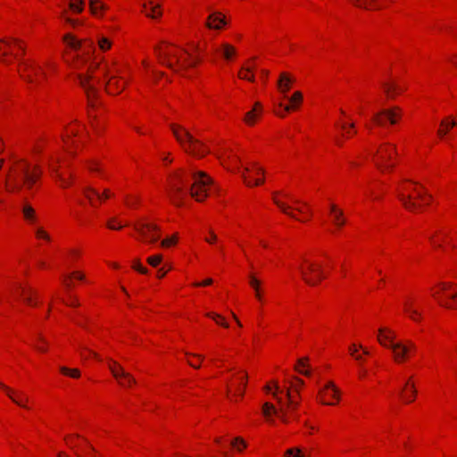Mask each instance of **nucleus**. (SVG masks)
Instances as JSON below:
<instances>
[{
  "label": "nucleus",
  "mask_w": 457,
  "mask_h": 457,
  "mask_svg": "<svg viewBox=\"0 0 457 457\" xmlns=\"http://www.w3.org/2000/svg\"><path fill=\"white\" fill-rule=\"evenodd\" d=\"M216 240H217L216 235L214 234L213 231L210 230V237H206L205 241L210 243V244H212V243H213Z\"/></svg>",
  "instance_id": "680f3d73"
},
{
  "label": "nucleus",
  "mask_w": 457,
  "mask_h": 457,
  "mask_svg": "<svg viewBox=\"0 0 457 457\" xmlns=\"http://www.w3.org/2000/svg\"><path fill=\"white\" fill-rule=\"evenodd\" d=\"M206 315L208 317L212 318V320H214L218 324H220L225 328L228 327V324L223 320V318L220 314L210 312V313H207Z\"/></svg>",
  "instance_id": "603ef678"
},
{
  "label": "nucleus",
  "mask_w": 457,
  "mask_h": 457,
  "mask_svg": "<svg viewBox=\"0 0 457 457\" xmlns=\"http://www.w3.org/2000/svg\"><path fill=\"white\" fill-rule=\"evenodd\" d=\"M440 290L443 292L446 299L452 302H444L438 299L439 303L448 309H457V292L453 290V285L452 283L442 282L438 285Z\"/></svg>",
  "instance_id": "4468645a"
},
{
  "label": "nucleus",
  "mask_w": 457,
  "mask_h": 457,
  "mask_svg": "<svg viewBox=\"0 0 457 457\" xmlns=\"http://www.w3.org/2000/svg\"><path fill=\"white\" fill-rule=\"evenodd\" d=\"M441 129H438L437 134L439 137H445L451 128L457 127V122L451 118H447L441 121Z\"/></svg>",
  "instance_id": "473e14b6"
},
{
  "label": "nucleus",
  "mask_w": 457,
  "mask_h": 457,
  "mask_svg": "<svg viewBox=\"0 0 457 457\" xmlns=\"http://www.w3.org/2000/svg\"><path fill=\"white\" fill-rule=\"evenodd\" d=\"M174 177L175 181L170 185V197L174 204L180 206L186 193L184 186L187 184V179L186 176L179 173L175 174Z\"/></svg>",
  "instance_id": "423d86ee"
},
{
  "label": "nucleus",
  "mask_w": 457,
  "mask_h": 457,
  "mask_svg": "<svg viewBox=\"0 0 457 457\" xmlns=\"http://www.w3.org/2000/svg\"><path fill=\"white\" fill-rule=\"evenodd\" d=\"M439 234V236L437 235H432L429 237V241L431 242V245L435 247V248H443V244L445 241L447 240L448 238V235L445 234V233H443L441 231L437 232Z\"/></svg>",
  "instance_id": "72a5a7b5"
},
{
  "label": "nucleus",
  "mask_w": 457,
  "mask_h": 457,
  "mask_svg": "<svg viewBox=\"0 0 457 457\" xmlns=\"http://www.w3.org/2000/svg\"><path fill=\"white\" fill-rule=\"evenodd\" d=\"M162 255L161 254H156V255H154V256H150L147 258V262L153 266V267H156L157 265H159L162 262Z\"/></svg>",
  "instance_id": "864d4df0"
},
{
  "label": "nucleus",
  "mask_w": 457,
  "mask_h": 457,
  "mask_svg": "<svg viewBox=\"0 0 457 457\" xmlns=\"http://www.w3.org/2000/svg\"><path fill=\"white\" fill-rule=\"evenodd\" d=\"M323 391H331L330 396L336 398L337 401L339 400L338 389L336 387L333 382H328Z\"/></svg>",
  "instance_id": "de8ad7c7"
},
{
  "label": "nucleus",
  "mask_w": 457,
  "mask_h": 457,
  "mask_svg": "<svg viewBox=\"0 0 457 457\" xmlns=\"http://www.w3.org/2000/svg\"><path fill=\"white\" fill-rule=\"evenodd\" d=\"M249 284L254 289L256 297L261 299L260 281L255 277L251 275L249 278Z\"/></svg>",
  "instance_id": "79ce46f5"
},
{
  "label": "nucleus",
  "mask_w": 457,
  "mask_h": 457,
  "mask_svg": "<svg viewBox=\"0 0 457 457\" xmlns=\"http://www.w3.org/2000/svg\"><path fill=\"white\" fill-rule=\"evenodd\" d=\"M401 117V109L398 106H395L390 109H382L373 116V120L378 126H385L386 121L388 120L390 124H395L397 119Z\"/></svg>",
  "instance_id": "9d476101"
},
{
  "label": "nucleus",
  "mask_w": 457,
  "mask_h": 457,
  "mask_svg": "<svg viewBox=\"0 0 457 457\" xmlns=\"http://www.w3.org/2000/svg\"><path fill=\"white\" fill-rule=\"evenodd\" d=\"M78 79L79 85L83 87L87 94L89 106H93V97L96 94L95 82L100 83V79H96V78L93 75V71H91L90 69L87 74H79L78 76Z\"/></svg>",
  "instance_id": "6e6552de"
},
{
  "label": "nucleus",
  "mask_w": 457,
  "mask_h": 457,
  "mask_svg": "<svg viewBox=\"0 0 457 457\" xmlns=\"http://www.w3.org/2000/svg\"><path fill=\"white\" fill-rule=\"evenodd\" d=\"M290 104L286 105L284 107V111L288 112L292 110H295L297 107V104H301L303 101V95L301 92H295L292 96L288 97Z\"/></svg>",
  "instance_id": "7c9ffc66"
},
{
  "label": "nucleus",
  "mask_w": 457,
  "mask_h": 457,
  "mask_svg": "<svg viewBox=\"0 0 457 457\" xmlns=\"http://www.w3.org/2000/svg\"><path fill=\"white\" fill-rule=\"evenodd\" d=\"M275 392L272 393L274 398L276 399L277 403H278L279 407L278 408V413L276 415L280 419V420L284 423H288L289 421V409L291 407H287V401L283 402L282 398L278 395L279 393H283L279 389V386L277 382L274 383Z\"/></svg>",
  "instance_id": "f3484780"
},
{
  "label": "nucleus",
  "mask_w": 457,
  "mask_h": 457,
  "mask_svg": "<svg viewBox=\"0 0 457 457\" xmlns=\"http://www.w3.org/2000/svg\"><path fill=\"white\" fill-rule=\"evenodd\" d=\"M60 371L64 374L71 376V378H79L80 376V372L77 369H69L67 367H60Z\"/></svg>",
  "instance_id": "a18cd8bd"
},
{
  "label": "nucleus",
  "mask_w": 457,
  "mask_h": 457,
  "mask_svg": "<svg viewBox=\"0 0 457 457\" xmlns=\"http://www.w3.org/2000/svg\"><path fill=\"white\" fill-rule=\"evenodd\" d=\"M247 383V374L244 372L241 376L237 378L235 383V395L242 397L244 395V390Z\"/></svg>",
  "instance_id": "c756f323"
},
{
  "label": "nucleus",
  "mask_w": 457,
  "mask_h": 457,
  "mask_svg": "<svg viewBox=\"0 0 457 457\" xmlns=\"http://www.w3.org/2000/svg\"><path fill=\"white\" fill-rule=\"evenodd\" d=\"M358 347L353 344L349 347V352L352 356L357 354Z\"/></svg>",
  "instance_id": "69168bd1"
},
{
  "label": "nucleus",
  "mask_w": 457,
  "mask_h": 457,
  "mask_svg": "<svg viewBox=\"0 0 457 457\" xmlns=\"http://www.w3.org/2000/svg\"><path fill=\"white\" fill-rule=\"evenodd\" d=\"M177 241L176 237H169L162 241L161 245L163 247H168L173 244H175Z\"/></svg>",
  "instance_id": "bf43d9fd"
},
{
  "label": "nucleus",
  "mask_w": 457,
  "mask_h": 457,
  "mask_svg": "<svg viewBox=\"0 0 457 457\" xmlns=\"http://www.w3.org/2000/svg\"><path fill=\"white\" fill-rule=\"evenodd\" d=\"M212 283V278H207V279H205L202 283H195V286H196V287H199V286H209Z\"/></svg>",
  "instance_id": "338daca9"
},
{
  "label": "nucleus",
  "mask_w": 457,
  "mask_h": 457,
  "mask_svg": "<svg viewBox=\"0 0 457 457\" xmlns=\"http://www.w3.org/2000/svg\"><path fill=\"white\" fill-rule=\"evenodd\" d=\"M192 183L188 187V192L196 201L202 202L207 196L208 187L212 183V179L204 171H193L190 173Z\"/></svg>",
  "instance_id": "20e7f679"
},
{
  "label": "nucleus",
  "mask_w": 457,
  "mask_h": 457,
  "mask_svg": "<svg viewBox=\"0 0 457 457\" xmlns=\"http://www.w3.org/2000/svg\"><path fill=\"white\" fill-rule=\"evenodd\" d=\"M274 203L277 204V206L287 215H288L291 218L296 219V216L294 214L292 210L294 209L292 206L286 204L285 203H282L277 199H274Z\"/></svg>",
  "instance_id": "58836bf2"
},
{
  "label": "nucleus",
  "mask_w": 457,
  "mask_h": 457,
  "mask_svg": "<svg viewBox=\"0 0 457 457\" xmlns=\"http://www.w3.org/2000/svg\"><path fill=\"white\" fill-rule=\"evenodd\" d=\"M83 6H84V1L83 0H71V2L70 4V8L74 12H78V13L82 12Z\"/></svg>",
  "instance_id": "49530a36"
},
{
  "label": "nucleus",
  "mask_w": 457,
  "mask_h": 457,
  "mask_svg": "<svg viewBox=\"0 0 457 457\" xmlns=\"http://www.w3.org/2000/svg\"><path fill=\"white\" fill-rule=\"evenodd\" d=\"M286 457H305L300 448H290L285 453Z\"/></svg>",
  "instance_id": "09e8293b"
},
{
  "label": "nucleus",
  "mask_w": 457,
  "mask_h": 457,
  "mask_svg": "<svg viewBox=\"0 0 457 457\" xmlns=\"http://www.w3.org/2000/svg\"><path fill=\"white\" fill-rule=\"evenodd\" d=\"M303 262L304 265L298 268L303 280L309 286H316L325 278L321 266L306 259L303 260Z\"/></svg>",
  "instance_id": "39448f33"
},
{
  "label": "nucleus",
  "mask_w": 457,
  "mask_h": 457,
  "mask_svg": "<svg viewBox=\"0 0 457 457\" xmlns=\"http://www.w3.org/2000/svg\"><path fill=\"white\" fill-rule=\"evenodd\" d=\"M12 46H17L22 52L24 48L21 45V41L17 38L0 39V60L6 64L11 63L10 56L17 57L12 54Z\"/></svg>",
  "instance_id": "f8f14e48"
},
{
  "label": "nucleus",
  "mask_w": 457,
  "mask_h": 457,
  "mask_svg": "<svg viewBox=\"0 0 457 457\" xmlns=\"http://www.w3.org/2000/svg\"><path fill=\"white\" fill-rule=\"evenodd\" d=\"M21 295L24 298V301L28 304L34 305L35 303L32 300V295H36V291H34L32 288L26 289L24 287H21Z\"/></svg>",
  "instance_id": "ea45409f"
},
{
  "label": "nucleus",
  "mask_w": 457,
  "mask_h": 457,
  "mask_svg": "<svg viewBox=\"0 0 457 457\" xmlns=\"http://www.w3.org/2000/svg\"><path fill=\"white\" fill-rule=\"evenodd\" d=\"M22 65L24 67L23 71L27 74L26 76L23 74L21 76L24 77V79L29 83L37 82L38 78L45 75L43 69L36 63L23 62Z\"/></svg>",
  "instance_id": "dca6fc26"
},
{
  "label": "nucleus",
  "mask_w": 457,
  "mask_h": 457,
  "mask_svg": "<svg viewBox=\"0 0 457 457\" xmlns=\"http://www.w3.org/2000/svg\"><path fill=\"white\" fill-rule=\"evenodd\" d=\"M382 87L387 97L392 99L395 98L396 95L403 91V88L398 86L395 82H384Z\"/></svg>",
  "instance_id": "4be33fe9"
},
{
  "label": "nucleus",
  "mask_w": 457,
  "mask_h": 457,
  "mask_svg": "<svg viewBox=\"0 0 457 457\" xmlns=\"http://www.w3.org/2000/svg\"><path fill=\"white\" fill-rule=\"evenodd\" d=\"M71 276L76 278L79 280H84L85 278V276L79 271L73 272Z\"/></svg>",
  "instance_id": "0e129e2a"
},
{
  "label": "nucleus",
  "mask_w": 457,
  "mask_h": 457,
  "mask_svg": "<svg viewBox=\"0 0 457 457\" xmlns=\"http://www.w3.org/2000/svg\"><path fill=\"white\" fill-rule=\"evenodd\" d=\"M293 82V79L287 74V73H281L279 79L278 81V87L281 93L284 95H287L288 90L290 89V85ZM285 97H287L285 96Z\"/></svg>",
  "instance_id": "a878e982"
},
{
  "label": "nucleus",
  "mask_w": 457,
  "mask_h": 457,
  "mask_svg": "<svg viewBox=\"0 0 457 457\" xmlns=\"http://www.w3.org/2000/svg\"><path fill=\"white\" fill-rule=\"evenodd\" d=\"M417 395V391L413 384H410L409 381L405 383L400 391V396L405 403H411Z\"/></svg>",
  "instance_id": "aec40b11"
},
{
  "label": "nucleus",
  "mask_w": 457,
  "mask_h": 457,
  "mask_svg": "<svg viewBox=\"0 0 457 457\" xmlns=\"http://www.w3.org/2000/svg\"><path fill=\"white\" fill-rule=\"evenodd\" d=\"M237 443H240L243 445V448L246 447L245 441L241 437H236L234 441L231 442V445L235 446Z\"/></svg>",
  "instance_id": "e2e57ef3"
},
{
  "label": "nucleus",
  "mask_w": 457,
  "mask_h": 457,
  "mask_svg": "<svg viewBox=\"0 0 457 457\" xmlns=\"http://www.w3.org/2000/svg\"><path fill=\"white\" fill-rule=\"evenodd\" d=\"M299 406V402L295 400L294 397L287 401V407H292L293 409H297Z\"/></svg>",
  "instance_id": "052dcab7"
},
{
  "label": "nucleus",
  "mask_w": 457,
  "mask_h": 457,
  "mask_svg": "<svg viewBox=\"0 0 457 457\" xmlns=\"http://www.w3.org/2000/svg\"><path fill=\"white\" fill-rule=\"evenodd\" d=\"M148 4H150L149 10L147 9V4H144L143 8L145 15L152 19H156L162 15V12L160 10V5L155 4L153 0H149Z\"/></svg>",
  "instance_id": "b1692460"
},
{
  "label": "nucleus",
  "mask_w": 457,
  "mask_h": 457,
  "mask_svg": "<svg viewBox=\"0 0 457 457\" xmlns=\"http://www.w3.org/2000/svg\"><path fill=\"white\" fill-rule=\"evenodd\" d=\"M226 60H230L236 54V49L229 44L224 43L221 45L220 49H217Z\"/></svg>",
  "instance_id": "e433bc0d"
},
{
  "label": "nucleus",
  "mask_w": 457,
  "mask_h": 457,
  "mask_svg": "<svg viewBox=\"0 0 457 457\" xmlns=\"http://www.w3.org/2000/svg\"><path fill=\"white\" fill-rule=\"evenodd\" d=\"M386 328H381L378 329V340L381 345L389 348L390 344L395 341L394 337H391L386 333Z\"/></svg>",
  "instance_id": "2f4dec72"
},
{
  "label": "nucleus",
  "mask_w": 457,
  "mask_h": 457,
  "mask_svg": "<svg viewBox=\"0 0 457 457\" xmlns=\"http://www.w3.org/2000/svg\"><path fill=\"white\" fill-rule=\"evenodd\" d=\"M134 228L144 240H149L151 243H154L160 238V228L154 223L141 220L134 225Z\"/></svg>",
  "instance_id": "0eeeda50"
},
{
  "label": "nucleus",
  "mask_w": 457,
  "mask_h": 457,
  "mask_svg": "<svg viewBox=\"0 0 457 457\" xmlns=\"http://www.w3.org/2000/svg\"><path fill=\"white\" fill-rule=\"evenodd\" d=\"M65 40L67 44L73 49H83L85 53L87 52L86 46H88V49L91 46L89 42L82 43L71 36H67Z\"/></svg>",
  "instance_id": "f704fd0d"
},
{
  "label": "nucleus",
  "mask_w": 457,
  "mask_h": 457,
  "mask_svg": "<svg viewBox=\"0 0 457 457\" xmlns=\"http://www.w3.org/2000/svg\"><path fill=\"white\" fill-rule=\"evenodd\" d=\"M111 46L112 44L107 38L102 37L99 39V47L101 50L105 51L109 49Z\"/></svg>",
  "instance_id": "6e6d98bb"
},
{
  "label": "nucleus",
  "mask_w": 457,
  "mask_h": 457,
  "mask_svg": "<svg viewBox=\"0 0 457 457\" xmlns=\"http://www.w3.org/2000/svg\"><path fill=\"white\" fill-rule=\"evenodd\" d=\"M307 361H308L307 357L299 359L297 361V365L295 367V370L298 371L301 374L305 375V376H310L311 375L310 370H300V367H305L306 366Z\"/></svg>",
  "instance_id": "c03bdc74"
},
{
  "label": "nucleus",
  "mask_w": 457,
  "mask_h": 457,
  "mask_svg": "<svg viewBox=\"0 0 457 457\" xmlns=\"http://www.w3.org/2000/svg\"><path fill=\"white\" fill-rule=\"evenodd\" d=\"M170 129L178 142L181 144L187 152L198 157H202L207 153L204 144L194 138L183 127L171 124Z\"/></svg>",
  "instance_id": "7ed1b4c3"
},
{
  "label": "nucleus",
  "mask_w": 457,
  "mask_h": 457,
  "mask_svg": "<svg viewBox=\"0 0 457 457\" xmlns=\"http://www.w3.org/2000/svg\"><path fill=\"white\" fill-rule=\"evenodd\" d=\"M50 168H51L53 173H54L55 176L61 180L62 186L67 187L69 185L68 182H66V179L63 178V176L58 172L57 168L53 164L50 165Z\"/></svg>",
  "instance_id": "5fc2aeb1"
},
{
  "label": "nucleus",
  "mask_w": 457,
  "mask_h": 457,
  "mask_svg": "<svg viewBox=\"0 0 457 457\" xmlns=\"http://www.w3.org/2000/svg\"><path fill=\"white\" fill-rule=\"evenodd\" d=\"M83 194L93 206H95L94 198H97L101 201L103 199L109 198L112 195L109 189H104L103 194H100L98 191L90 187H85L83 189Z\"/></svg>",
  "instance_id": "6ab92c4d"
},
{
  "label": "nucleus",
  "mask_w": 457,
  "mask_h": 457,
  "mask_svg": "<svg viewBox=\"0 0 457 457\" xmlns=\"http://www.w3.org/2000/svg\"><path fill=\"white\" fill-rule=\"evenodd\" d=\"M252 71V68L250 67H243L240 71L238 77L242 79H246L249 81H254V76L253 74L248 75L249 72Z\"/></svg>",
  "instance_id": "37998d69"
},
{
  "label": "nucleus",
  "mask_w": 457,
  "mask_h": 457,
  "mask_svg": "<svg viewBox=\"0 0 457 457\" xmlns=\"http://www.w3.org/2000/svg\"><path fill=\"white\" fill-rule=\"evenodd\" d=\"M245 170L248 173H253L254 176L264 174V170L261 167H258L255 163L253 164V168L246 167ZM242 177L244 178V180L247 186H252L253 176L249 175L246 177L245 174L243 173Z\"/></svg>",
  "instance_id": "cd10ccee"
},
{
  "label": "nucleus",
  "mask_w": 457,
  "mask_h": 457,
  "mask_svg": "<svg viewBox=\"0 0 457 457\" xmlns=\"http://www.w3.org/2000/svg\"><path fill=\"white\" fill-rule=\"evenodd\" d=\"M21 212H22L24 219L28 222L32 223V224L36 222V220H37L36 211L27 202H25L23 204V205L21 206Z\"/></svg>",
  "instance_id": "bb28decb"
},
{
  "label": "nucleus",
  "mask_w": 457,
  "mask_h": 457,
  "mask_svg": "<svg viewBox=\"0 0 457 457\" xmlns=\"http://www.w3.org/2000/svg\"><path fill=\"white\" fill-rule=\"evenodd\" d=\"M262 414L266 418V420L271 423L274 422V420L272 419V415H276L277 413H278V408L274 404H272L271 403H269V402H266L262 404Z\"/></svg>",
  "instance_id": "393cba45"
},
{
  "label": "nucleus",
  "mask_w": 457,
  "mask_h": 457,
  "mask_svg": "<svg viewBox=\"0 0 457 457\" xmlns=\"http://www.w3.org/2000/svg\"><path fill=\"white\" fill-rule=\"evenodd\" d=\"M397 196L404 208L411 212H414L420 207V204L414 201V197L409 193L398 192Z\"/></svg>",
  "instance_id": "412c9836"
},
{
  "label": "nucleus",
  "mask_w": 457,
  "mask_h": 457,
  "mask_svg": "<svg viewBox=\"0 0 457 457\" xmlns=\"http://www.w3.org/2000/svg\"><path fill=\"white\" fill-rule=\"evenodd\" d=\"M389 348L393 351L394 359L396 362H403L408 356L415 351L416 346L411 341L392 342Z\"/></svg>",
  "instance_id": "1a4fd4ad"
},
{
  "label": "nucleus",
  "mask_w": 457,
  "mask_h": 457,
  "mask_svg": "<svg viewBox=\"0 0 457 457\" xmlns=\"http://www.w3.org/2000/svg\"><path fill=\"white\" fill-rule=\"evenodd\" d=\"M71 303H67L68 305L70 306H78L79 303V301L76 297H73V296H71Z\"/></svg>",
  "instance_id": "774afa93"
},
{
  "label": "nucleus",
  "mask_w": 457,
  "mask_h": 457,
  "mask_svg": "<svg viewBox=\"0 0 457 457\" xmlns=\"http://www.w3.org/2000/svg\"><path fill=\"white\" fill-rule=\"evenodd\" d=\"M90 12L96 17H102L107 6L99 0H89Z\"/></svg>",
  "instance_id": "c85d7f7f"
},
{
  "label": "nucleus",
  "mask_w": 457,
  "mask_h": 457,
  "mask_svg": "<svg viewBox=\"0 0 457 457\" xmlns=\"http://www.w3.org/2000/svg\"><path fill=\"white\" fill-rule=\"evenodd\" d=\"M0 387L2 389H4V391H6L7 395H9V397L18 405L20 406H22V407H26V405H24L22 403V400H19L17 398H15L12 394V391L9 387H7L6 386H4L3 383L0 382Z\"/></svg>",
  "instance_id": "8fccbe9b"
},
{
  "label": "nucleus",
  "mask_w": 457,
  "mask_h": 457,
  "mask_svg": "<svg viewBox=\"0 0 457 457\" xmlns=\"http://www.w3.org/2000/svg\"><path fill=\"white\" fill-rule=\"evenodd\" d=\"M403 311L414 321H418L421 318V312L415 309L408 299L403 302Z\"/></svg>",
  "instance_id": "5701e85b"
},
{
  "label": "nucleus",
  "mask_w": 457,
  "mask_h": 457,
  "mask_svg": "<svg viewBox=\"0 0 457 457\" xmlns=\"http://www.w3.org/2000/svg\"><path fill=\"white\" fill-rule=\"evenodd\" d=\"M355 6L361 7L366 10L370 9H378V6L375 5L377 0H350Z\"/></svg>",
  "instance_id": "4c0bfd02"
},
{
  "label": "nucleus",
  "mask_w": 457,
  "mask_h": 457,
  "mask_svg": "<svg viewBox=\"0 0 457 457\" xmlns=\"http://www.w3.org/2000/svg\"><path fill=\"white\" fill-rule=\"evenodd\" d=\"M413 191L417 192V195H416L417 199H420V200H423L425 198L428 199V202L426 203L427 204L432 199V195H429L423 187H422V191H419L416 188H413Z\"/></svg>",
  "instance_id": "3c124183"
},
{
  "label": "nucleus",
  "mask_w": 457,
  "mask_h": 457,
  "mask_svg": "<svg viewBox=\"0 0 457 457\" xmlns=\"http://www.w3.org/2000/svg\"><path fill=\"white\" fill-rule=\"evenodd\" d=\"M330 212L333 215V222L337 226L342 227L345 223V220L343 218V212L338 210L335 204L330 205Z\"/></svg>",
  "instance_id": "c9c22d12"
},
{
  "label": "nucleus",
  "mask_w": 457,
  "mask_h": 457,
  "mask_svg": "<svg viewBox=\"0 0 457 457\" xmlns=\"http://www.w3.org/2000/svg\"><path fill=\"white\" fill-rule=\"evenodd\" d=\"M108 367L120 386H127L136 383L135 378L129 372L125 371L118 362L110 361Z\"/></svg>",
  "instance_id": "9b49d317"
},
{
  "label": "nucleus",
  "mask_w": 457,
  "mask_h": 457,
  "mask_svg": "<svg viewBox=\"0 0 457 457\" xmlns=\"http://www.w3.org/2000/svg\"><path fill=\"white\" fill-rule=\"evenodd\" d=\"M40 176L41 170L38 167L35 166L31 169L29 163L19 162L12 168L10 178L5 180L6 189L17 194L29 192Z\"/></svg>",
  "instance_id": "f257e3e1"
},
{
  "label": "nucleus",
  "mask_w": 457,
  "mask_h": 457,
  "mask_svg": "<svg viewBox=\"0 0 457 457\" xmlns=\"http://www.w3.org/2000/svg\"><path fill=\"white\" fill-rule=\"evenodd\" d=\"M167 46L162 48L156 46L154 48L155 54L158 57L159 62L166 67L172 70L174 72L185 76L184 72L189 69L195 67L198 62H201L200 56H193L187 49L181 48V51L186 55L184 58L179 55L176 52L170 50L169 46L170 44L166 43Z\"/></svg>",
  "instance_id": "f03ea898"
},
{
  "label": "nucleus",
  "mask_w": 457,
  "mask_h": 457,
  "mask_svg": "<svg viewBox=\"0 0 457 457\" xmlns=\"http://www.w3.org/2000/svg\"><path fill=\"white\" fill-rule=\"evenodd\" d=\"M396 152L395 145L385 144L381 145L380 148L377 151L376 154L378 155V161L376 162V165L378 168L382 170L389 168H393V164H387V161L391 158L392 154Z\"/></svg>",
  "instance_id": "ddd939ff"
},
{
  "label": "nucleus",
  "mask_w": 457,
  "mask_h": 457,
  "mask_svg": "<svg viewBox=\"0 0 457 457\" xmlns=\"http://www.w3.org/2000/svg\"><path fill=\"white\" fill-rule=\"evenodd\" d=\"M103 75L107 79L105 82V88L109 94H119L124 89V85L120 84L116 75L112 74L111 69L107 65L103 70Z\"/></svg>",
  "instance_id": "2eb2a0df"
},
{
  "label": "nucleus",
  "mask_w": 457,
  "mask_h": 457,
  "mask_svg": "<svg viewBox=\"0 0 457 457\" xmlns=\"http://www.w3.org/2000/svg\"><path fill=\"white\" fill-rule=\"evenodd\" d=\"M257 108H260V109L262 108V105L260 103H256L254 108L252 111L246 112L245 117V121L247 124L252 125L254 123V120L257 117V114L255 113Z\"/></svg>",
  "instance_id": "a19ab883"
},
{
  "label": "nucleus",
  "mask_w": 457,
  "mask_h": 457,
  "mask_svg": "<svg viewBox=\"0 0 457 457\" xmlns=\"http://www.w3.org/2000/svg\"><path fill=\"white\" fill-rule=\"evenodd\" d=\"M132 268L142 274H146L148 272V270L143 267L138 261L134 262Z\"/></svg>",
  "instance_id": "4d7b16f0"
},
{
  "label": "nucleus",
  "mask_w": 457,
  "mask_h": 457,
  "mask_svg": "<svg viewBox=\"0 0 457 457\" xmlns=\"http://www.w3.org/2000/svg\"><path fill=\"white\" fill-rule=\"evenodd\" d=\"M226 24L225 16L220 12H212L205 22V26L210 29H220Z\"/></svg>",
  "instance_id": "a211bd4d"
},
{
  "label": "nucleus",
  "mask_w": 457,
  "mask_h": 457,
  "mask_svg": "<svg viewBox=\"0 0 457 457\" xmlns=\"http://www.w3.org/2000/svg\"><path fill=\"white\" fill-rule=\"evenodd\" d=\"M36 235L39 238H44L47 241L50 240L49 235L43 228H37Z\"/></svg>",
  "instance_id": "13d9d810"
}]
</instances>
